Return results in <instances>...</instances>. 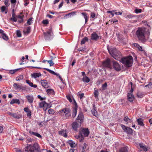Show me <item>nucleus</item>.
<instances>
[{
    "instance_id": "obj_3",
    "label": "nucleus",
    "mask_w": 152,
    "mask_h": 152,
    "mask_svg": "<svg viewBox=\"0 0 152 152\" xmlns=\"http://www.w3.org/2000/svg\"><path fill=\"white\" fill-rule=\"evenodd\" d=\"M25 151L26 152H40V149L39 145L37 143L32 145H28L25 148Z\"/></svg>"
},
{
    "instance_id": "obj_61",
    "label": "nucleus",
    "mask_w": 152,
    "mask_h": 152,
    "mask_svg": "<svg viewBox=\"0 0 152 152\" xmlns=\"http://www.w3.org/2000/svg\"><path fill=\"white\" fill-rule=\"evenodd\" d=\"M15 10L14 9L12 10V17L15 16Z\"/></svg>"
},
{
    "instance_id": "obj_11",
    "label": "nucleus",
    "mask_w": 152,
    "mask_h": 152,
    "mask_svg": "<svg viewBox=\"0 0 152 152\" xmlns=\"http://www.w3.org/2000/svg\"><path fill=\"white\" fill-rule=\"evenodd\" d=\"M113 66L114 69L116 71H119L121 69V66L118 63L115 61H113Z\"/></svg>"
},
{
    "instance_id": "obj_37",
    "label": "nucleus",
    "mask_w": 152,
    "mask_h": 152,
    "mask_svg": "<svg viewBox=\"0 0 152 152\" xmlns=\"http://www.w3.org/2000/svg\"><path fill=\"white\" fill-rule=\"evenodd\" d=\"M124 120L126 122V123H130L132 122V120L129 118L128 116H125L124 118Z\"/></svg>"
},
{
    "instance_id": "obj_43",
    "label": "nucleus",
    "mask_w": 152,
    "mask_h": 152,
    "mask_svg": "<svg viewBox=\"0 0 152 152\" xmlns=\"http://www.w3.org/2000/svg\"><path fill=\"white\" fill-rule=\"evenodd\" d=\"M127 152V149L126 147H123V148H121L120 150V152Z\"/></svg>"
},
{
    "instance_id": "obj_35",
    "label": "nucleus",
    "mask_w": 152,
    "mask_h": 152,
    "mask_svg": "<svg viewBox=\"0 0 152 152\" xmlns=\"http://www.w3.org/2000/svg\"><path fill=\"white\" fill-rule=\"evenodd\" d=\"M134 46L135 47H137L138 49L139 50L142 51L143 50V48L142 47V46H140L139 45V44L137 43H134Z\"/></svg>"
},
{
    "instance_id": "obj_24",
    "label": "nucleus",
    "mask_w": 152,
    "mask_h": 152,
    "mask_svg": "<svg viewBox=\"0 0 152 152\" xmlns=\"http://www.w3.org/2000/svg\"><path fill=\"white\" fill-rule=\"evenodd\" d=\"M48 95H54L55 94L54 91L52 89H48L47 90Z\"/></svg>"
},
{
    "instance_id": "obj_7",
    "label": "nucleus",
    "mask_w": 152,
    "mask_h": 152,
    "mask_svg": "<svg viewBox=\"0 0 152 152\" xmlns=\"http://www.w3.org/2000/svg\"><path fill=\"white\" fill-rule=\"evenodd\" d=\"M121 126L124 131L128 134H131L133 133V130L132 128L127 127L122 124H121Z\"/></svg>"
},
{
    "instance_id": "obj_10",
    "label": "nucleus",
    "mask_w": 152,
    "mask_h": 152,
    "mask_svg": "<svg viewBox=\"0 0 152 152\" xmlns=\"http://www.w3.org/2000/svg\"><path fill=\"white\" fill-rule=\"evenodd\" d=\"M45 39L49 40L53 38V33L51 31H49L47 32L44 33Z\"/></svg>"
},
{
    "instance_id": "obj_20",
    "label": "nucleus",
    "mask_w": 152,
    "mask_h": 152,
    "mask_svg": "<svg viewBox=\"0 0 152 152\" xmlns=\"http://www.w3.org/2000/svg\"><path fill=\"white\" fill-rule=\"evenodd\" d=\"M93 108L91 110L92 113L94 116H97L98 115V113L95 109V104H94L93 105Z\"/></svg>"
},
{
    "instance_id": "obj_27",
    "label": "nucleus",
    "mask_w": 152,
    "mask_h": 152,
    "mask_svg": "<svg viewBox=\"0 0 152 152\" xmlns=\"http://www.w3.org/2000/svg\"><path fill=\"white\" fill-rule=\"evenodd\" d=\"M10 103L11 104H13L14 103H17L18 104H20V102L19 99H13L10 101Z\"/></svg>"
},
{
    "instance_id": "obj_45",
    "label": "nucleus",
    "mask_w": 152,
    "mask_h": 152,
    "mask_svg": "<svg viewBox=\"0 0 152 152\" xmlns=\"http://www.w3.org/2000/svg\"><path fill=\"white\" fill-rule=\"evenodd\" d=\"M47 62L49 64L50 66H53V65L54 64V63L53 62L52 60H48Z\"/></svg>"
},
{
    "instance_id": "obj_9",
    "label": "nucleus",
    "mask_w": 152,
    "mask_h": 152,
    "mask_svg": "<svg viewBox=\"0 0 152 152\" xmlns=\"http://www.w3.org/2000/svg\"><path fill=\"white\" fill-rule=\"evenodd\" d=\"M102 66L103 67L110 68L111 64L110 59L109 58H108L105 61H103L102 63Z\"/></svg>"
},
{
    "instance_id": "obj_34",
    "label": "nucleus",
    "mask_w": 152,
    "mask_h": 152,
    "mask_svg": "<svg viewBox=\"0 0 152 152\" xmlns=\"http://www.w3.org/2000/svg\"><path fill=\"white\" fill-rule=\"evenodd\" d=\"M82 80L84 82L86 83H88L90 80V78L86 76H85L83 77Z\"/></svg>"
},
{
    "instance_id": "obj_26",
    "label": "nucleus",
    "mask_w": 152,
    "mask_h": 152,
    "mask_svg": "<svg viewBox=\"0 0 152 152\" xmlns=\"http://www.w3.org/2000/svg\"><path fill=\"white\" fill-rule=\"evenodd\" d=\"M26 98L27 99L28 102H30V103H31V102H32L33 100V97L32 96H26Z\"/></svg>"
},
{
    "instance_id": "obj_55",
    "label": "nucleus",
    "mask_w": 152,
    "mask_h": 152,
    "mask_svg": "<svg viewBox=\"0 0 152 152\" xmlns=\"http://www.w3.org/2000/svg\"><path fill=\"white\" fill-rule=\"evenodd\" d=\"M66 97L67 99H68V100H69V102H72V99H71V97L70 96H66Z\"/></svg>"
},
{
    "instance_id": "obj_17",
    "label": "nucleus",
    "mask_w": 152,
    "mask_h": 152,
    "mask_svg": "<svg viewBox=\"0 0 152 152\" xmlns=\"http://www.w3.org/2000/svg\"><path fill=\"white\" fill-rule=\"evenodd\" d=\"M129 85L130 87L129 91L128 93L129 95H131L133 91V83L132 82H130L129 83Z\"/></svg>"
},
{
    "instance_id": "obj_28",
    "label": "nucleus",
    "mask_w": 152,
    "mask_h": 152,
    "mask_svg": "<svg viewBox=\"0 0 152 152\" xmlns=\"http://www.w3.org/2000/svg\"><path fill=\"white\" fill-rule=\"evenodd\" d=\"M0 34H2V38L3 39H4L6 41H7V40L9 39V37L7 36L6 34H5L4 33L3 30V32L0 33Z\"/></svg>"
},
{
    "instance_id": "obj_47",
    "label": "nucleus",
    "mask_w": 152,
    "mask_h": 152,
    "mask_svg": "<svg viewBox=\"0 0 152 152\" xmlns=\"http://www.w3.org/2000/svg\"><path fill=\"white\" fill-rule=\"evenodd\" d=\"M145 87H148L149 88H152V82H150L148 84L146 85L145 86Z\"/></svg>"
},
{
    "instance_id": "obj_4",
    "label": "nucleus",
    "mask_w": 152,
    "mask_h": 152,
    "mask_svg": "<svg viewBox=\"0 0 152 152\" xmlns=\"http://www.w3.org/2000/svg\"><path fill=\"white\" fill-rule=\"evenodd\" d=\"M121 62L125 65L126 67H130L132 64L133 62V58L132 56L121 58Z\"/></svg>"
},
{
    "instance_id": "obj_58",
    "label": "nucleus",
    "mask_w": 152,
    "mask_h": 152,
    "mask_svg": "<svg viewBox=\"0 0 152 152\" xmlns=\"http://www.w3.org/2000/svg\"><path fill=\"white\" fill-rule=\"evenodd\" d=\"M42 22L43 24H47L48 23V21L47 20H43Z\"/></svg>"
},
{
    "instance_id": "obj_63",
    "label": "nucleus",
    "mask_w": 152,
    "mask_h": 152,
    "mask_svg": "<svg viewBox=\"0 0 152 152\" xmlns=\"http://www.w3.org/2000/svg\"><path fill=\"white\" fill-rule=\"evenodd\" d=\"M29 110V109L28 107H25V108L24 109V110L27 113L28 112Z\"/></svg>"
},
{
    "instance_id": "obj_36",
    "label": "nucleus",
    "mask_w": 152,
    "mask_h": 152,
    "mask_svg": "<svg viewBox=\"0 0 152 152\" xmlns=\"http://www.w3.org/2000/svg\"><path fill=\"white\" fill-rule=\"evenodd\" d=\"M81 14L83 16V17L85 19V23L88 21V16L87 15L86 13H82Z\"/></svg>"
},
{
    "instance_id": "obj_21",
    "label": "nucleus",
    "mask_w": 152,
    "mask_h": 152,
    "mask_svg": "<svg viewBox=\"0 0 152 152\" xmlns=\"http://www.w3.org/2000/svg\"><path fill=\"white\" fill-rule=\"evenodd\" d=\"M58 133L60 135H62L65 137H66L67 136V134L66 133V130H62L59 131L58 132Z\"/></svg>"
},
{
    "instance_id": "obj_15",
    "label": "nucleus",
    "mask_w": 152,
    "mask_h": 152,
    "mask_svg": "<svg viewBox=\"0 0 152 152\" xmlns=\"http://www.w3.org/2000/svg\"><path fill=\"white\" fill-rule=\"evenodd\" d=\"M42 86L45 88H48L49 87V85L47 81L45 80H42L41 81Z\"/></svg>"
},
{
    "instance_id": "obj_23",
    "label": "nucleus",
    "mask_w": 152,
    "mask_h": 152,
    "mask_svg": "<svg viewBox=\"0 0 152 152\" xmlns=\"http://www.w3.org/2000/svg\"><path fill=\"white\" fill-rule=\"evenodd\" d=\"M31 75L32 77L36 78H37V77H39L41 76V74L40 72L39 73H38V72H35L34 73L31 74Z\"/></svg>"
},
{
    "instance_id": "obj_54",
    "label": "nucleus",
    "mask_w": 152,
    "mask_h": 152,
    "mask_svg": "<svg viewBox=\"0 0 152 152\" xmlns=\"http://www.w3.org/2000/svg\"><path fill=\"white\" fill-rule=\"evenodd\" d=\"M38 96L39 99H40V100H45V99H46V98L45 97H41V96H40V95H38Z\"/></svg>"
},
{
    "instance_id": "obj_64",
    "label": "nucleus",
    "mask_w": 152,
    "mask_h": 152,
    "mask_svg": "<svg viewBox=\"0 0 152 152\" xmlns=\"http://www.w3.org/2000/svg\"><path fill=\"white\" fill-rule=\"evenodd\" d=\"M118 22V20H117L115 19H114V18H113L111 20V22Z\"/></svg>"
},
{
    "instance_id": "obj_56",
    "label": "nucleus",
    "mask_w": 152,
    "mask_h": 152,
    "mask_svg": "<svg viewBox=\"0 0 152 152\" xmlns=\"http://www.w3.org/2000/svg\"><path fill=\"white\" fill-rule=\"evenodd\" d=\"M48 113L49 114H52V113H53L54 111L52 109H50L48 110Z\"/></svg>"
},
{
    "instance_id": "obj_12",
    "label": "nucleus",
    "mask_w": 152,
    "mask_h": 152,
    "mask_svg": "<svg viewBox=\"0 0 152 152\" xmlns=\"http://www.w3.org/2000/svg\"><path fill=\"white\" fill-rule=\"evenodd\" d=\"M139 149L141 151H148V149L149 148L147 146H146L143 143H140L139 144Z\"/></svg>"
},
{
    "instance_id": "obj_59",
    "label": "nucleus",
    "mask_w": 152,
    "mask_h": 152,
    "mask_svg": "<svg viewBox=\"0 0 152 152\" xmlns=\"http://www.w3.org/2000/svg\"><path fill=\"white\" fill-rule=\"evenodd\" d=\"M113 11H108L107 12L108 13H110L112 15V17H113L114 15V14H113Z\"/></svg>"
},
{
    "instance_id": "obj_38",
    "label": "nucleus",
    "mask_w": 152,
    "mask_h": 152,
    "mask_svg": "<svg viewBox=\"0 0 152 152\" xmlns=\"http://www.w3.org/2000/svg\"><path fill=\"white\" fill-rule=\"evenodd\" d=\"M68 143L70 145V146L71 147H74L76 146V145L72 141H69L68 142Z\"/></svg>"
},
{
    "instance_id": "obj_48",
    "label": "nucleus",
    "mask_w": 152,
    "mask_h": 152,
    "mask_svg": "<svg viewBox=\"0 0 152 152\" xmlns=\"http://www.w3.org/2000/svg\"><path fill=\"white\" fill-rule=\"evenodd\" d=\"M142 11V10L140 9H136L135 10V12L137 13H141Z\"/></svg>"
},
{
    "instance_id": "obj_42",
    "label": "nucleus",
    "mask_w": 152,
    "mask_h": 152,
    "mask_svg": "<svg viewBox=\"0 0 152 152\" xmlns=\"http://www.w3.org/2000/svg\"><path fill=\"white\" fill-rule=\"evenodd\" d=\"M18 18H19L20 20H18V22L19 23H21L23 21V17L22 16H20V15H18Z\"/></svg>"
},
{
    "instance_id": "obj_6",
    "label": "nucleus",
    "mask_w": 152,
    "mask_h": 152,
    "mask_svg": "<svg viewBox=\"0 0 152 152\" xmlns=\"http://www.w3.org/2000/svg\"><path fill=\"white\" fill-rule=\"evenodd\" d=\"M39 106L40 107H42L44 111H46L48 108L50 107L51 106L50 104L46 103L45 102H42L39 103Z\"/></svg>"
},
{
    "instance_id": "obj_18",
    "label": "nucleus",
    "mask_w": 152,
    "mask_h": 152,
    "mask_svg": "<svg viewBox=\"0 0 152 152\" xmlns=\"http://www.w3.org/2000/svg\"><path fill=\"white\" fill-rule=\"evenodd\" d=\"M13 87L16 90H20L22 89L23 87L20 85H18L17 83H15L13 84Z\"/></svg>"
},
{
    "instance_id": "obj_13",
    "label": "nucleus",
    "mask_w": 152,
    "mask_h": 152,
    "mask_svg": "<svg viewBox=\"0 0 152 152\" xmlns=\"http://www.w3.org/2000/svg\"><path fill=\"white\" fill-rule=\"evenodd\" d=\"M43 69H45L46 70H47V71H48L49 72H50V73H51L53 75H56V76H58L59 78L61 80V81H62L63 80V79L61 77L58 73H56V72H55L54 71H52V70H50V69H47V68H43Z\"/></svg>"
},
{
    "instance_id": "obj_5",
    "label": "nucleus",
    "mask_w": 152,
    "mask_h": 152,
    "mask_svg": "<svg viewBox=\"0 0 152 152\" xmlns=\"http://www.w3.org/2000/svg\"><path fill=\"white\" fill-rule=\"evenodd\" d=\"M59 113L61 115H63V116L65 117L66 118L69 117L71 114L70 110L68 108H64L61 110L60 111Z\"/></svg>"
},
{
    "instance_id": "obj_25",
    "label": "nucleus",
    "mask_w": 152,
    "mask_h": 152,
    "mask_svg": "<svg viewBox=\"0 0 152 152\" xmlns=\"http://www.w3.org/2000/svg\"><path fill=\"white\" fill-rule=\"evenodd\" d=\"M127 99L129 102H131L134 99V97L133 95L127 96Z\"/></svg>"
},
{
    "instance_id": "obj_57",
    "label": "nucleus",
    "mask_w": 152,
    "mask_h": 152,
    "mask_svg": "<svg viewBox=\"0 0 152 152\" xmlns=\"http://www.w3.org/2000/svg\"><path fill=\"white\" fill-rule=\"evenodd\" d=\"M95 16V14L94 12H92L91 13V18H94Z\"/></svg>"
},
{
    "instance_id": "obj_2",
    "label": "nucleus",
    "mask_w": 152,
    "mask_h": 152,
    "mask_svg": "<svg viewBox=\"0 0 152 152\" xmlns=\"http://www.w3.org/2000/svg\"><path fill=\"white\" fill-rule=\"evenodd\" d=\"M107 49L109 53L113 57L117 60L121 61L122 55L120 51L114 48H109L107 47Z\"/></svg>"
},
{
    "instance_id": "obj_60",
    "label": "nucleus",
    "mask_w": 152,
    "mask_h": 152,
    "mask_svg": "<svg viewBox=\"0 0 152 152\" xmlns=\"http://www.w3.org/2000/svg\"><path fill=\"white\" fill-rule=\"evenodd\" d=\"M15 151L16 152H23L20 148H16Z\"/></svg>"
},
{
    "instance_id": "obj_62",
    "label": "nucleus",
    "mask_w": 152,
    "mask_h": 152,
    "mask_svg": "<svg viewBox=\"0 0 152 152\" xmlns=\"http://www.w3.org/2000/svg\"><path fill=\"white\" fill-rule=\"evenodd\" d=\"M27 116H31V112L29 110L28 112H27Z\"/></svg>"
},
{
    "instance_id": "obj_51",
    "label": "nucleus",
    "mask_w": 152,
    "mask_h": 152,
    "mask_svg": "<svg viewBox=\"0 0 152 152\" xmlns=\"http://www.w3.org/2000/svg\"><path fill=\"white\" fill-rule=\"evenodd\" d=\"M19 69H15V70H10V73L12 74H14V73L16 72V71H17V70H18Z\"/></svg>"
},
{
    "instance_id": "obj_22",
    "label": "nucleus",
    "mask_w": 152,
    "mask_h": 152,
    "mask_svg": "<svg viewBox=\"0 0 152 152\" xmlns=\"http://www.w3.org/2000/svg\"><path fill=\"white\" fill-rule=\"evenodd\" d=\"M26 82L30 86L33 87V88H36L37 87V86L36 84H33L32 82H31V81L29 80H26Z\"/></svg>"
},
{
    "instance_id": "obj_33",
    "label": "nucleus",
    "mask_w": 152,
    "mask_h": 152,
    "mask_svg": "<svg viewBox=\"0 0 152 152\" xmlns=\"http://www.w3.org/2000/svg\"><path fill=\"white\" fill-rule=\"evenodd\" d=\"M31 30V27L29 26L27 27L24 30L23 32L25 34H28L30 33Z\"/></svg>"
},
{
    "instance_id": "obj_53",
    "label": "nucleus",
    "mask_w": 152,
    "mask_h": 152,
    "mask_svg": "<svg viewBox=\"0 0 152 152\" xmlns=\"http://www.w3.org/2000/svg\"><path fill=\"white\" fill-rule=\"evenodd\" d=\"M10 20H11L13 21H14V22H16L17 21V19L16 17H15V16H13V17H12H12L11 18H10Z\"/></svg>"
},
{
    "instance_id": "obj_19",
    "label": "nucleus",
    "mask_w": 152,
    "mask_h": 152,
    "mask_svg": "<svg viewBox=\"0 0 152 152\" xmlns=\"http://www.w3.org/2000/svg\"><path fill=\"white\" fill-rule=\"evenodd\" d=\"M82 133L83 135L84 136H88V135L89 132L88 129H83L82 131Z\"/></svg>"
},
{
    "instance_id": "obj_49",
    "label": "nucleus",
    "mask_w": 152,
    "mask_h": 152,
    "mask_svg": "<svg viewBox=\"0 0 152 152\" xmlns=\"http://www.w3.org/2000/svg\"><path fill=\"white\" fill-rule=\"evenodd\" d=\"M32 18H30L29 19L27 20V23L28 24H32Z\"/></svg>"
},
{
    "instance_id": "obj_1",
    "label": "nucleus",
    "mask_w": 152,
    "mask_h": 152,
    "mask_svg": "<svg viewBox=\"0 0 152 152\" xmlns=\"http://www.w3.org/2000/svg\"><path fill=\"white\" fill-rule=\"evenodd\" d=\"M145 28L139 27L136 31V35L137 38L142 43L147 41V39L145 38Z\"/></svg>"
},
{
    "instance_id": "obj_32",
    "label": "nucleus",
    "mask_w": 152,
    "mask_h": 152,
    "mask_svg": "<svg viewBox=\"0 0 152 152\" xmlns=\"http://www.w3.org/2000/svg\"><path fill=\"white\" fill-rule=\"evenodd\" d=\"M1 10L2 12H4L5 14L7 13V10L6 7L4 6L1 7Z\"/></svg>"
},
{
    "instance_id": "obj_50",
    "label": "nucleus",
    "mask_w": 152,
    "mask_h": 152,
    "mask_svg": "<svg viewBox=\"0 0 152 152\" xmlns=\"http://www.w3.org/2000/svg\"><path fill=\"white\" fill-rule=\"evenodd\" d=\"M17 36L18 37H20L21 36V33L20 31L17 30L16 33Z\"/></svg>"
},
{
    "instance_id": "obj_44",
    "label": "nucleus",
    "mask_w": 152,
    "mask_h": 152,
    "mask_svg": "<svg viewBox=\"0 0 152 152\" xmlns=\"http://www.w3.org/2000/svg\"><path fill=\"white\" fill-rule=\"evenodd\" d=\"M107 87V83L106 82H105L104 83V84L102 85V88L103 90H105L106 89Z\"/></svg>"
},
{
    "instance_id": "obj_14",
    "label": "nucleus",
    "mask_w": 152,
    "mask_h": 152,
    "mask_svg": "<svg viewBox=\"0 0 152 152\" xmlns=\"http://www.w3.org/2000/svg\"><path fill=\"white\" fill-rule=\"evenodd\" d=\"M99 38V36L96 32H93L91 35V39L93 40H97Z\"/></svg>"
},
{
    "instance_id": "obj_8",
    "label": "nucleus",
    "mask_w": 152,
    "mask_h": 152,
    "mask_svg": "<svg viewBox=\"0 0 152 152\" xmlns=\"http://www.w3.org/2000/svg\"><path fill=\"white\" fill-rule=\"evenodd\" d=\"M74 102V106L73 107V110L72 111V117L73 118L75 117L76 116L77 113V104L76 102V101L74 99H73Z\"/></svg>"
},
{
    "instance_id": "obj_39",
    "label": "nucleus",
    "mask_w": 152,
    "mask_h": 152,
    "mask_svg": "<svg viewBox=\"0 0 152 152\" xmlns=\"http://www.w3.org/2000/svg\"><path fill=\"white\" fill-rule=\"evenodd\" d=\"M12 116L18 119L20 118L21 117L20 115H19V114H12Z\"/></svg>"
},
{
    "instance_id": "obj_46",
    "label": "nucleus",
    "mask_w": 152,
    "mask_h": 152,
    "mask_svg": "<svg viewBox=\"0 0 152 152\" xmlns=\"http://www.w3.org/2000/svg\"><path fill=\"white\" fill-rule=\"evenodd\" d=\"M80 137L79 138L80 142H82V141H83V140H84L83 137H82V136H83V134L82 133V134H80Z\"/></svg>"
},
{
    "instance_id": "obj_16",
    "label": "nucleus",
    "mask_w": 152,
    "mask_h": 152,
    "mask_svg": "<svg viewBox=\"0 0 152 152\" xmlns=\"http://www.w3.org/2000/svg\"><path fill=\"white\" fill-rule=\"evenodd\" d=\"M83 114L82 112H80L77 118V119L80 120V124L82 122H83Z\"/></svg>"
},
{
    "instance_id": "obj_40",
    "label": "nucleus",
    "mask_w": 152,
    "mask_h": 152,
    "mask_svg": "<svg viewBox=\"0 0 152 152\" xmlns=\"http://www.w3.org/2000/svg\"><path fill=\"white\" fill-rule=\"evenodd\" d=\"M88 146L86 144H84V145L83 147H82V152H86V151L87 149V148Z\"/></svg>"
},
{
    "instance_id": "obj_41",
    "label": "nucleus",
    "mask_w": 152,
    "mask_h": 152,
    "mask_svg": "<svg viewBox=\"0 0 152 152\" xmlns=\"http://www.w3.org/2000/svg\"><path fill=\"white\" fill-rule=\"evenodd\" d=\"M88 39L87 37H85L81 41V44H84L86 42L88 41Z\"/></svg>"
},
{
    "instance_id": "obj_52",
    "label": "nucleus",
    "mask_w": 152,
    "mask_h": 152,
    "mask_svg": "<svg viewBox=\"0 0 152 152\" xmlns=\"http://www.w3.org/2000/svg\"><path fill=\"white\" fill-rule=\"evenodd\" d=\"M4 4L7 7L9 6L10 4H9V0H6L4 1Z\"/></svg>"
},
{
    "instance_id": "obj_29",
    "label": "nucleus",
    "mask_w": 152,
    "mask_h": 152,
    "mask_svg": "<svg viewBox=\"0 0 152 152\" xmlns=\"http://www.w3.org/2000/svg\"><path fill=\"white\" fill-rule=\"evenodd\" d=\"M78 126L79 125L77 122H73L72 124V128L74 130H77V128Z\"/></svg>"
},
{
    "instance_id": "obj_30",
    "label": "nucleus",
    "mask_w": 152,
    "mask_h": 152,
    "mask_svg": "<svg viewBox=\"0 0 152 152\" xmlns=\"http://www.w3.org/2000/svg\"><path fill=\"white\" fill-rule=\"evenodd\" d=\"M143 120L141 118L138 119L137 120V121L138 123V125L140 126H143L144 125V124L143 123Z\"/></svg>"
},
{
    "instance_id": "obj_31",
    "label": "nucleus",
    "mask_w": 152,
    "mask_h": 152,
    "mask_svg": "<svg viewBox=\"0 0 152 152\" xmlns=\"http://www.w3.org/2000/svg\"><path fill=\"white\" fill-rule=\"evenodd\" d=\"M29 133L31 134H33V135H35V136H37L39 137H41L42 136L40 134H38V133L36 132H34L31 131H30Z\"/></svg>"
}]
</instances>
